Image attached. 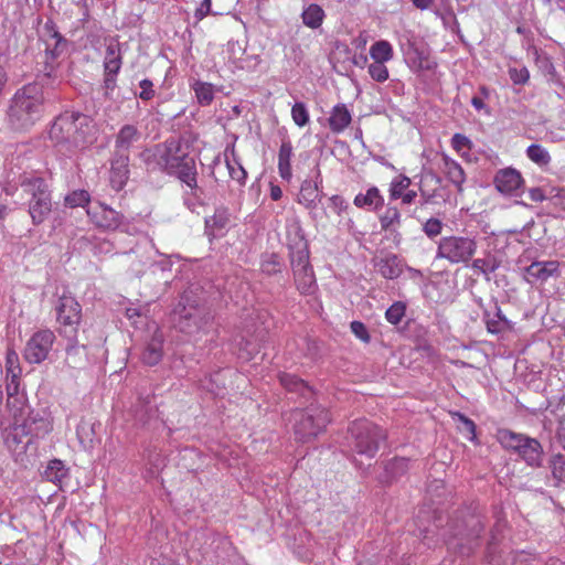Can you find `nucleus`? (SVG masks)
<instances>
[{"mask_svg": "<svg viewBox=\"0 0 565 565\" xmlns=\"http://www.w3.org/2000/svg\"><path fill=\"white\" fill-rule=\"evenodd\" d=\"M140 159L148 171H159L177 177L195 195L198 189L195 160L190 157V145L184 138L172 137L145 149L140 153Z\"/></svg>", "mask_w": 565, "mask_h": 565, "instance_id": "nucleus-1", "label": "nucleus"}, {"mask_svg": "<svg viewBox=\"0 0 565 565\" xmlns=\"http://www.w3.org/2000/svg\"><path fill=\"white\" fill-rule=\"evenodd\" d=\"M87 116L78 111H64L49 129V139L56 152L73 158L94 142Z\"/></svg>", "mask_w": 565, "mask_h": 565, "instance_id": "nucleus-2", "label": "nucleus"}, {"mask_svg": "<svg viewBox=\"0 0 565 565\" xmlns=\"http://www.w3.org/2000/svg\"><path fill=\"white\" fill-rule=\"evenodd\" d=\"M52 71L51 67L49 72L39 75L36 82L24 85L13 95L8 111L9 124L13 129L26 130L41 119L44 111L43 85L52 76Z\"/></svg>", "mask_w": 565, "mask_h": 565, "instance_id": "nucleus-3", "label": "nucleus"}, {"mask_svg": "<svg viewBox=\"0 0 565 565\" xmlns=\"http://www.w3.org/2000/svg\"><path fill=\"white\" fill-rule=\"evenodd\" d=\"M19 418L13 417V424L6 436V444L13 452L25 451L33 439L45 437L53 428L50 416L40 412H29L21 423Z\"/></svg>", "mask_w": 565, "mask_h": 565, "instance_id": "nucleus-4", "label": "nucleus"}, {"mask_svg": "<svg viewBox=\"0 0 565 565\" xmlns=\"http://www.w3.org/2000/svg\"><path fill=\"white\" fill-rule=\"evenodd\" d=\"M24 193L30 195L29 214L34 225L42 224L52 211V199L45 181L40 177L23 173L18 182Z\"/></svg>", "mask_w": 565, "mask_h": 565, "instance_id": "nucleus-5", "label": "nucleus"}, {"mask_svg": "<svg viewBox=\"0 0 565 565\" xmlns=\"http://www.w3.org/2000/svg\"><path fill=\"white\" fill-rule=\"evenodd\" d=\"M350 443L353 450L369 459L376 456L380 445L386 439V433L367 419H356L349 427Z\"/></svg>", "mask_w": 565, "mask_h": 565, "instance_id": "nucleus-6", "label": "nucleus"}, {"mask_svg": "<svg viewBox=\"0 0 565 565\" xmlns=\"http://www.w3.org/2000/svg\"><path fill=\"white\" fill-rule=\"evenodd\" d=\"M497 439L504 449L516 452L529 466H542L543 447L537 439L510 429H499Z\"/></svg>", "mask_w": 565, "mask_h": 565, "instance_id": "nucleus-7", "label": "nucleus"}, {"mask_svg": "<svg viewBox=\"0 0 565 565\" xmlns=\"http://www.w3.org/2000/svg\"><path fill=\"white\" fill-rule=\"evenodd\" d=\"M172 320L180 332L194 335L205 330L211 317L203 307L190 303L184 294L172 312Z\"/></svg>", "mask_w": 565, "mask_h": 565, "instance_id": "nucleus-8", "label": "nucleus"}, {"mask_svg": "<svg viewBox=\"0 0 565 565\" xmlns=\"http://www.w3.org/2000/svg\"><path fill=\"white\" fill-rule=\"evenodd\" d=\"M295 435L301 441H308L317 437L329 424L328 411L319 404H310L305 409L294 413Z\"/></svg>", "mask_w": 565, "mask_h": 565, "instance_id": "nucleus-9", "label": "nucleus"}, {"mask_svg": "<svg viewBox=\"0 0 565 565\" xmlns=\"http://www.w3.org/2000/svg\"><path fill=\"white\" fill-rule=\"evenodd\" d=\"M478 248L475 237L450 235L440 238L436 258L445 259L451 265L465 264L472 259Z\"/></svg>", "mask_w": 565, "mask_h": 565, "instance_id": "nucleus-10", "label": "nucleus"}, {"mask_svg": "<svg viewBox=\"0 0 565 565\" xmlns=\"http://www.w3.org/2000/svg\"><path fill=\"white\" fill-rule=\"evenodd\" d=\"M290 263L292 267L296 287L301 295H312L317 290V281L313 269L309 263V249L307 243L300 241L290 246Z\"/></svg>", "mask_w": 565, "mask_h": 565, "instance_id": "nucleus-11", "label": "nucleus"}, {"mask_svg": "<svg viewBox=\"0 0 565 565\" xmlns=\"http://www.w3.org/2000/svg\"><path fill=\"white\" fill-rule=\"evenodd\" d=\"M122 66V50L117 38L105 39V55L103 61L105 95L109 96L117 86V76Z\"/></svg>", "mask_w": 565, "mask_h": 565, "instance_id": "nucleus-12", "label": "nucleus"}, {"mask_svg": "<svg viewBox=\"0 0 565 565\" xmlns=\"http://www.w3.org/2000/svg\"><path fill=\"white\" fill-rule=\"evenodd\" d=\"M55 311L61 337H74V333H78L82 308L73 296L62 295L57 300Z\"/></svg>", "mask_w": 565, "mask_h": 565, "instance_id": "nucleus-13", "label": "nucleus"}, {"mask_svg": "<svg viewBox=\"0 0 565 565\" xmlns=\"http://www.w3.org/2000/svg\"><path fill=\"white\" fill-rule=\"evenodd\" d=\"M418 190L422 205H440L448 201L449 191L441 178L431 170L419 175Z\"/></svg>", "mask_w": 565, "mask_h": 565, "instance_id": "nucleus-14", "label": "nucleus"}, {"mask_svg": "<svg viewBox=\"0 0 565 565\" xmlns=\"http://www.w3.org/2000/svg\"><path fill=\"white\" fill-rule=\"evenodd\" d=\"M124 254L136 256L138 266H132L131 268L136 275H140L143 271V267L147 265L160 268L162 271L169 270L171 267V262L167 257L160 262H153L154 256L159 253L156 249L152 241L147 235H141L138 237L135 246L131 247L129 252H124Z\"/></svg>", "mask_w": 565, "mask_h": 565, "instance_id": "nucleus-15", "label": "nucleus"}, {"mask_svg": "<svg viewBox=\"0 0 565 565\" xmlns=\"http://www.w3.org/2000/svg\"><path fill=\"white\" fill-rule=\"evenodd\" d=\"M55 339L54 332L49 329L34 332L28 340L23 351L25 361L32 364H40L45 361L53 348Z\"/></svg>", "mask_w": 565, "mask_h": 565, "instance_id": "nucleus-16", "label": "nucleus"}, {"mask_svg": "<svg viewBox=\"0 0 565 565\" xmlns=\"http://www.w3.org/2000/svg\"><path fill=\"white\" fill-rule=\"evenodd\" d=\"M525 280L529 284H545L551 278L561 276L559 263L557 260L533 262L525 267Z\"/></svg>", "mask_w": 565, "mask_h": 565, "instance_id": "nucleus-17", "label": "nucleus"}, {"mask_svg": "<svg viewBox=\"0 0 565 565\" xmlns=\"http://www.w3.org/2000/svg\"><path fill=\"white\" fill-rule=\"evenodd\" d=\"M86 213L90 221L98 227L117 230L122 225V216L120 213L103 203L88 206Z\"/></svg>", "mask_w": 565, "mask_h": 565, "instance_id": "nucleus-18", "label": "nucleus"}, {"mask_svg": "<svg viewBox=\"0 0 565 565\" xmlns=\"http://www.w3.org/2000/svg\"><path fill=\"white\" fill-rule=\"evenodd\" d=\"M186 541L190 543L189 557L194 558L198 553L202 559H206L212 545L216 542V535L207 530H190L186 532Z\"/></svg>", "mask_w": 565, "mask_h": 565, "instance_id": "nucleus-19", "label": "nucleus"}, {"mask_svg": "<svg viewBox=\"0 0 565 565\" xmlns=\"http://www.w3.org/2000/svg\"><path fill=\"white\" fill-rule=\"evenodd\" d=\"M110 184L116 191L121 190L129 179V153L115 152L110 160Z\"/></svg>", "mask_w": 565, "mask_h": 565, "instance_id": "nucleus-20", "label": "nucleus"}, {"mask_svg": "<svg viewBox=\"0 0 565 565\" xmlns=\"http://www.w3.org/2000/svg\"><path fill=\"white\" fill-rule=\"evenodd\" d=\"M493 182L500 193L504 195H516L523 183V179L518 170L505 168L497 172Z\"/></svg>", "mask_w": 565, "mask_h": 565, "instance_id": "nucleus-21", "label": "nucleus"}, {"mask_svg": "<svg viewBox=\"0 0 565 565\" xmlns=\"http://www.w3.org/2000/svg\"><path fill=\"white\" fill-rule=\"evenodd\" d=\"M42 476L45 481L52 482L57 487V490L54 491L52 494H56L57 491H67L70 473L68 469L65 467L62 460L53 459L49 461Z\"/></svg>", "mask_w": 565, "mask_h": 565, "instance_id": "nucleus-22", "label": "nucleus"}, {"mask_svg": "<svg viewBox=\"0 0 565 565\" xmlns=\"http://www.w3.org/2000/svg\"><path fill=\"white\" fill-rule=\"evenodd\" d=\"M7 382V406L12 417H23L28 411L25 398L19 394L20 377H6Z\"/></svg>", "mask_w": 565, "mask_h": 565, "instance_id": "nucleus-23", "label": "nucleus"}, {"mask_svg": "<svg viewBox=\"0 0 565 565\" xmlns=\"http://www.w3.org/2000/svg\"><path fill=\"white\" fill-rule=\"evenodd\" d=\"M230 225V212L227 207H216L214 214L205 218V234L210 241L226 234Z\"/></svg>", "mask_w": 565, "mask_h": 565, "instance_id": "nucleus-24", "label": "nucleus"}, {"mask_svg": "<svg viewBox=\"0 0 565 565\" xmlns=\"http://www.w3.org/2000/svg\"><path fill=\"white\" fill-rule=\"evenodd\" d=\"M483 321L487 330L493 334L503 333L512 328L511 321L504 317L495 301L491 302L489 308L484 309Z\"/></svg>", "mask_w": 565, "mask_h": 565, "instance_id": "nucleus-25", "label": "nucleus"}, {"mask_svg": "<svg viewBox=\"0 0 565 565\" xmlns=\"http://www.w3.org/2000/svg\"><path fill=\"white\" fill-rule=\"evenodd\" d=\"M163 342L164 335L161 330L157 329L141 354V360L145 364L153 366L162 360Z\"/></svg>", "mask_w": 565, "mask_h": 565, "instance_id": "nucleus-26", "label": "nucleus"}, {"mask_svg": "<svg viewBox=\"0 0 565 565\" xmlns=\"http://www.w3.org/2000/svg\"><path fill=\"white\" fill-rule=\"evenodd\" d=\"M141 139V131L136 125H124L115 138V152L129 153V149L135 142Z\"/></svg>", "mask_w": 565, "mask_h": 565, "instance_id": "nucleus-27", "label": "nucleus"}, {"mask_svg": "<svg viewBox=\"0 0 565 565\" xmlns=\"http://www.w3.org/2000/svg\"><path fill=\"white\" fill-rule=\"evenodd\" d=\"M409 469V460L404 457H395L387 461L384 466V471L380 476L381 483H392L397 481Z\"/></svg>", "mask_w": 565, "mask_h": 565, "instance_id": "nucleus-28", "label": "nucleus"}, {"mask_svg": "<svg viewBox=\"0 0 565 565\" xmlns=\"http://www.w3.org/2000/svg\"><path fill=\"white\" fill-rule=\"evenodd\" d=\"M376 270L386 279H396L403 273V262L394 254L377 258L374 263Z\"/></svg>", "mask_w": 565, "mask_h": 565, "instance_id": "nucleus-29", "label": "nucleus"}, {"mask_svg": "<svg viewBox=\"0 0 565 565\" xmlns=\"http://www.w3.org/2000/svg\"><path fill=\"white\" fill-rule=\"evenodd\" d=\"M67 344L65 347L66 362L71 367H81L87 362L86 345H79L77 333L74 337H63Z\"/></svg>", "mask_w": 565, "mask_h": 565, "instance_id": "nucleus-30", "label": "nucleus"}, {"mask_svg": "<svg viewBox=\"0 0 565 565\" xmlns=\"http://www.w3.org/2000/svg\"><path fill=\"white\" fill-rule=\"evenodd\" d=\"M353 203L359 209L377 211L384 205V198L376 186H370L365 193H358Z\"/></svg>", "mask_w": 565, "mask_h": 565, "instance_id": "nucleus-31", "label": "nucleus"}, {"mask_svg": "<svg viewBox=\"0 0 565 565\" xmlns=\"http://www.w3.org/2000/svg\"><path fill=\"white\" fill-rule=\"evenodd\" d=\"M294 156V148L289 139H284L278 151V173L285 181H290L292 178L291 158Z\"/></svg>", "mask_w": 565, "mask_h": 565, "instance_id": "nucleus-32", "label": "nucleus"}, {"mask_svg": "<svg viewBox=\"0 0 565 565\" xmlns=\"http://www.w3.org/2000/svg\"><path fill=\"white\" fill-rule=\"evenodd\" d=\"M441 169L446 178L457 188L459 192H461L462 184L466 181V174L462 167L456 160L444 154Z\"/></svg>", "mask_w": 565, "mask_h": 565, "instance_id": "nucleus-33", "label": "nucleus"}, {"mask_svg": "<svg viewBox=\"0 0 565 565\" xmlns=\"http://www.w3.org/2000/svg\"><path fill=\"white\" fill-rule=\"evenodd\" d=\"M352 116L344 104H337L328 119L332 132L341 134L351 122Z\"/></svg>", "mask_w": 565, "mask_h": 565, "instance_id": "nucleus-34", "label": "nucleus"}, {"mask_svg": "<svg viewBox=\"0 0 565 565\" xmlns=\"http://www.w3.org/2000/svg\"><path fill=\"white\" fill-rule=\"evenodd\" d=\"M320 200L318 183L311 180H305L298 194V202L307 209H315Z\"/></svg>", "mask_w": 565, "mask_h": 565, "instance_id": "nucleus-35", "label": "nucleus"}, {"mask_svg": "<svg viewBox=\"0 0 565 565\" xmlns=\"http://www.w3.org/2000/svg\"><path fill=\"white\" fill-rule=\"evenodd\" d=\"M465 524L467 526L471 527V530L468 533H463L462 530L456 529L451 533L450 536H447V534L445 533L444 541L449 544L452 537L461 536V537H467L469 541H471L476 545L477 539L479 537L480 533L483 530V526L480 523V520L478 518H476L475 515H471L465 521Z\"/></svg>", "mask_w": 565, "mask_h": 565, "instance_id": "nucleus-36", "label": "nucleus"}, {"mask_svg": "<svg viewBox=\"0 0 565 565\" xmlns=\"http://www.w3.org/2000/svg\"><path fill=\"white\" fill-rule=\"evenodd\" d=\"M280 384L289 392H297L308 398L312 395L311 388L298 376L284 373L279 376Z\"/></svg>", "mask_w": 565, "mask_h": 565, "instance_id": "nucleus-37", "label": "nucleus"}, {"mask_svg": "<svg viewBox=\"0 0 565 565\" xmlns=\"http://www.w3.org/2000/svg\"><path fill=\"white\" fill-rule=\"evenodd\" d=\"M191 89L195 94L198 103L202 106L210 105L214 99V86L211 83L193 79L190 83Z\"/></svg>", "mask_w": 565, "mask_h": 565, "instance_id": "nucleus-38", "label": "nucleus"}, {"mask_svg": "<svg viewBox=\"0 0 565 565\" xmlns=\"http://www.w3.org/2000/svg\"><path fill=\"white\" fill-rule=\"evenodd\" d=\"M551 479L550 483L554 487H561L565 481V456L555 454L550 459Z\"/></svg>", "mask_w": 565, "mask_h": 565, "instance_id": "nucleus-39", "label": "nucleus"}, {"mask_svg": "<svg viewBox=\"0 0 565 565\" xmlns=\"http://www.w3.org/2000/svg\"><path fill=\"white\" fill-rule=\"evenodd\" d=\"M370 56L373 60V62H390L394 56L393 46L388 41H376L370 47Z\"/></svg>", "mask_w": 565, "mask_h": 565, "instance_id": "nucleus-40", "label": "nucleus"}, {"mask_svg": "<svg viewBox=\"0 0 565 565\" xmlns=\"http://www.w3.org/2000/svg\"><path fill=\"white\" fill-rule=\"evenodd\" d=\"M301 18L306 26L317 29L322 24L324 11L319 4L311 3L302 11Z\"/></svg>", "mask_w": 565, "mask_h": 565, "instance_id": "nucleus-41", "label": "nucleus"}, {"mask_svg": "<svg viewBox=\"0 0 565 565\" xmlns=\"http://www.w3.org/2000/svg\"><path fill=\"white\" fill-rule=\"evenodd\" d=\"M76 435L79 444L84 448H89L93 446L94 437H95V427L94 424L89 420L82 419L76 428Z\"/></svg>", "mask_w": 565, "mask_h": 565, "instance_id": "nucleus-42", "label": "nucleus"}, {"mask_svg": "<svg viewBox=\"0 0 565 565\" xmlns=\"http://www.w3.org/2000/svg\"><path fill=\"white\" fill-rule=\"evenodd\" d=\"M380 223L383 231H396L401 224V213L398 209L388 206L380 216Z\"/></svg>", "mask_w": 565, "mask_h": 565, "instance_id": "nucleus-43", "label": "nucleus"}, {"mask_svg": "<svg viewBox=\"0 0 565 565\" xmlns=\"http://www.w3.org/2000/svg\"><path fill=\"white\" fill-rule=\"evenodd\" d=\"M260 63V57L257 54H249L245 51V55H239L230 65L234 71L253 72Z\"/></svg>", "mask_w": 565, "mask_h": 565, "instance_id": "nucleus-44", "label": "nucleus"}, {"mask_svg": "<svg viewBox=\"0 0 565 565\" xmlns=\"http://www.w3.org/2000/svg\"><path fill=\"white\" fill-rule=\"evenodd\" d=\"M527 158L540 167L547 166L551 162V156L548 151L539 143H532L526 149Z\"/></svg>", "mask_w": 565, "mask_h": 565, "instance_id": "nucleus-45", "label": "nucleus"}, {"mask_svg": "<svg viewBox=\"0 0 565 565\" xmlns=\"http://www.w3.org/2000/svg\"><path fill=\"white\" fill-rule=\"evenodd\" d=\"M89 202L90 194L83 189L70 192L64 199V204L71 209L88 206Z\"/></svg>", "mask_w": 565, "mask_h": 565, "instance_id": "nucleus-46", "label": "nucleus"}, {"mask_svg": "<svg viewBox=\"0 0 565 565\" xmlns=\"http://www.w3.org/2000/svg\"><path fill=\"white\" fill-rule=\"evenodd\" d=\"M411 184H412V180L405 174H399V175L393 178V180L390 183V189H388L390 199L391 200L399 199L402 196V194L408 190Z\"/></svg>", "mask_w": 565, "mask_h": 565, "instance_id": "nucleus-47", "label": "nucleus"}, {"mask_svg": "<svg viewBox=\"0 0 565 565\" xmlns=\"http://www.w3.org/2000/svg\"><path fill=\"white\" fill-rule=\"evenodd\" d=\"M500 266V263L494 257L476 258L471 263L473 271L489 276L494 273Z\"/></svg>", "mask_w": 565, "mask_h": 565, "instance_id": "nucleus-48", "label": "nucleus"}, {"mask_svg": "<svg viewBox=\"0 0 565 565\" xmlns=\"http://www.w3.org/2000/svg\"><path fill=\"white\" fill-rule=\"evenodd\" d=\"M6 377H20L21 367L19 355L13 349H8L6 353Z\"/></svg>", "mask_w": 565, "mask_h": 565, "instance_id": "nucleus-49", "label": "nucleus"}, {"mask_svg": "<svg viewBox=\"0 0 565 565\" xmlns=\"http://www.w3.org/2000/svg\"><path fill=\"white\" fill-rule=\"evenodd\" d=\"M537 63L540 68L543 71L545 76L547 77V82L554 85H562L559 76L556 73L555 66L552 63L548 56H543L537 58Z\"/></svg>", "mask_w": 565, "mask_h": 565, "instance_id": "nucleus-50", "label": "nucleus"}, {"mask_svg": "<svg viewBox=\"0 0 565 565\" xmlns=\"http://www.w3.org/2000/svg\"><path fill=\"white\" fill-rule=\"evenodd\" d=\"M291 118L298 127H305L310 119L309 110L305 103L297 102L291 108Z\"/></svg>", "mask_w": 565, "mask_h": 565, "instance_id": "nucleus-51", "label": "nucleus"}, {"mask_svg": "<svg viewBox=\"0 0 565 565\" xmlns=\"http://www.w3.org/2000/svg\"><path fill=\"white\" fill-rule=\"evenodd\" d=\"M406 312V305L402 301H395L385 312L386 320L392 324H398Z\"/></svg>", "mask_w": 565, "mask_h": 565, "instance_id": "nucleus-52", "label": "nucleus"}, {"mask_svg": "<svg viewBox=\"0 0 565 565\" xmlns=\"http://www.w3.org/2000/svg\"><path fill=\"white\" fill-rule=\"evenodd\" d=\"M367 72L371 78L379 83H384L390 76L388 68L385 63L373 62L369 64Z\"/></svg>", "mask_w": 565, "mask_h": 565, "instance_id": "nucleus-53", "label": "nucleus"}, {"mask_svg": "<svg viewBox=\"0 0 565 565\" xmlns=\"http://www.w3.org/2000/svg\"><path fill=\"white\" fill-rule=\"evenodd\" d=\"M259 352V345L250 340H242L239 342V358L243 360H252Z\"/></svg>", "mask_w": 565, "mask_h": 565, "instance_id": "nucleus-54", "label": "nucleus"}, {"mask_svg": "<svg viewBox=\"0 0 565 565\" xmlns=\"http://www.w3.org/2000/svg\"><path fill=\"white\" fill-rule=\"evenodd\" d=\"M510 79L515 85H524L530 79V72L525 66L521 67H510L509 68Z\"/></svg>", "mask_w": 565, "mask_h": 565, "instance_id": "nucleus-55", "label": "nucleus"}, {"mask_svg": "<svg viewBox=\"0 0 565 565\" xmlns=\"http://www.w3.org/2000/svg\"><path fill=\"white\" fill-rule=\"evenodd\" d=\"M424 233L429 237H437L443 231V222L437 217H430L423 224Z\"/></svg>", "mask_w": 565, "mask_h": 565, "instance_id": "nucleus-56", "label": "nucleus"}, {"mask_svg": "<svg viewBox=\"0 0 565 565\" xmlns=\"http://www.w3.org/2000/svg\"><path fill=\"white\" fill-rule=\"evenodd\" d=\"M280 270L279 257L270 254L262 260V271L267 275H274Z\"/></svg>", "mask_w": 565, "mask_h": 565, "instance_id": "nucleus-57", "label": "nucleus"}, {"mask_svg": "<svg viewBox=\"0 0 565 565\" xmlns=\"http://www.w3.org/2000/svg\"><path fill=\"white\" fill-rule=\"evenodd\" d=\"M246 46L242 45L238 41L231 40L226 45L227 62L231 64L239 55H245Z\"/></svg>", "mask_w": 565, "mask_h": 565, "instance_id": "nucleus-58", "label": "nucleus"}, {"mask_svg": "<svg viewBox=\"0 0 565 565\" xmlns=\"http://www.w3.org/2000/svg\"><path fill=\"white\" fill-rule=\"evenodd\" d=\"M329 202V207L338 215H342L349 209V203L341 195H332Z\"/></svg>", "mask_w": 565, "mask_h": 565, "instance_id": "nucleus-59", "label": "nucleus"}, {"mask_svg": "<svg viewBox=\"0 0 565 565\" xmlns=\"http://www.w3.org/2000/svg\"><path fill=\"white\" fill-rule=\"evenodd\" d=\"M451 146L457 152H461L470 149L471 141L462 134H455L451 138Z\"/></svg>", "mask_w": 565, "mask_h": 565, "instance_id": "nucleus-60", "label": "nucleus"}, {"mask_svg": "<svg viewBox=\"0 0 565 565\" xmlns=\"http://www.w3.org/2000/svg\"><path fill=\"white\" fill-rule=\"evenodd\" d=\"M140 92L138 94V97L142 100H150L154 97V89H153V83L145 78L139 82Z\"/></svg>", "mask_w": 565, "mask_h": 565, "instance_id": "nucleus-61", "label": "nucleus"}, {"mask_svg": "<svg viewBox=\"0 0 565 565\" xmlns=\"http://www.w3.org/2000/svg\"><path fill=\"white\" fill-rule=\"evenodd\" d=\"M350 329L358 339H360L364 343L370 342V334L363 322L352 321L350 324Z\"/></svg>", "mask_w": 565, "mask_h": 565, "instance_id": "nucleus-62", "label": "nucleus"}, {"mask_svg": "<svg viewBox=\"0 0 565 565\" xmlns=\"http://www.w3.org/2000/svg\"><path fill=\"white\" fill-rule=\"evenodd\" d=\"M52 38L55 41L54 49L53 50L46 49V58L49 57V55H51L52 58H55L56 56L60 55L61 51L66 45V41L57 32H54Z\"/></svg>", "mask_w": 565, "mask_h": 565, "instance_id": "nucleus-63", "label": "nucleus"}, {"mask_svg": "<svg viewBox=\"0 0 565 565\" xmlns=\"http://www.w3.org/2000/svg\"><path fill=\"white\" fill-rule=\"evenodd\" d=\"M552 200L556 206L565 211V188L557 189Z\"/></svg>", "mask_w": 565, "mask_h": 565, "instance_id": "nucleus-64", "label": "nucleus"}]
</instances>
